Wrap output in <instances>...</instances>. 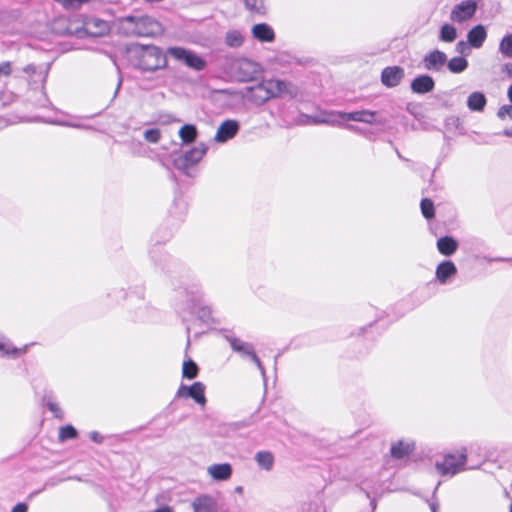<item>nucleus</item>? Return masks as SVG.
<instances>
[{"instance_id":"3","label":"nucleus","mask_w":512,"mask_h":512,"mask_svg":"<svg viewBox=\"0 0 512 512\" xmlns=\"http://www.w3.org/2000/svg\"><path fill=\"white\" fill-rule=\"evenodd\" d=\"M279 85L275 79L265 80L255 86L247 88V99L257 105H261L271 98L279 96Z\"/></svg>"},{"instance_id":"30","label":"nucleus","mask_w":512,"mask_h":512,"mask_svg":"<svg viewBox=\"0 0 512 512\" xmlns=\"http://www.w3.org/2000/svg\"><path fill=\"white\" fill-rule=\"evenodd\" d=\"M468 62L463 57L452 58L447 66L452 73H461L467 68Z\"/></svg>"},{"instance_id":"45","label":"nucleus","mask_w":512,"mask_h":512,"mask_svg":"<svg viewBox=\"0 0 512 512\" xmlns=\"http://www.w3.org/2000/svg\"><path fill=\"white\" fill-rule=\"evenodd\" d=\"M89 436L93 442L98 444L102 443L104 439L103 436L97 431H92Z\"/></svg>"},{"instance_id":"41","label":"nucleus","mask_w":512,"mask_h":512,"mask_svg":"<svg viewBox=\"0 0 512 512\" xmlns=\"http://www.w3.org/2000/svg\"><path fill=\"white\" fill-rule=\"evenodd\" d=\"M12 72V63L5 61L0 63V76H10Z\"/></svg>"},{"instance_id":"51","label":"nucleus","mask_w":512,"mask_h":512,"mask_svg":"<svg viewBox=\"0 0 512 512\" xmlns=\"http://www.w3.org/2000/svg\"><path fill=\"white\" fill-rule=\"evenodd\" d=\"M154 512H173L172 509L168 506H163L156 509Z\"/></svg>"},{"instance_id":"55","label":"nucleus","mask_w":512,"mask_h":512,"mask_svg":"<svg viewBox=\"0 0 512 512\" xmlns=\"http://www.w3.org/2000/svg\"><path fill=\"white\" fill-rule=\"evenodd\" d=\"M504 135L512 137V127L504 131Z\"/></svg>"},{"instance_id":"13","label":"nucleus","mask_w":512,"mask_h":512,"mask_svg":"<svg viewBox=\"0 0 512 512\" xmlns=\"http://www.w3.org/2000/svg\"><path fill=\"white\" fill-rule=\"evenodd\" d=\"M457 272V267L451 260H444L436 267L435 278L440 284H447Z\"/></svg>"},{"instance_id":"23","label":"nucleus","mask_w":512,"mask_h":512,"mask_svg":"<svg viewBox=\"0 0 512 512\" xmlns=\"http://www.w3.org/2000/svg\"><path fill=\"white\" fill-rule=\"evenodd\" d=\"M226 339L230 343L231 348L235 352H238V353L242 354L243 356L249 357L255 351L254 347L251 343L243 342L236 337H230V336H227Z\"/></svg>"},{"instance_id":"56","label":"nucleus","mask_w":512,"mask_h":512,"mask_svg":"<svg viewBox=\"0 0 512 512\" xmlns=\"http://www.w3.org/2000/svg\"><path fill=\"white\" fill-rule=\"evenodd\" d=\"M486 38V31L484 29V27L482 26V42L485 40Z\"/></svg>"},{"instance_id":"63","label":"nucleus","mask_w":512,"mask_h":512,"mask_svg":"<svg viewBox=\"0 0 512 512\" xmlns=\"http://www.w3.org/2000/svg\"><path fill=\"white\" fill-rule=\"evenodd\" d=\"M187 334L189 335L190 334V328L187 327Z\"/></svg>"},{"instance_id":"8","label":"nucleus","mask_w":512,"mask_h":512,"mask_svg":"<svg viewBox=\"0 0 512 512\" xmlns=\"http://www.w3.org/2000/svg\"><path fill=\"white\" fill-rule=\"evenodd\" d=\"M466 457L464 455H447L442 462H436V468L441 475H454L461 466L464 465Z\"/></svg>"},{"instance_id":"32","label":"nucleus","mask_w":512,"mask_h":512,"mask_svg":"<svg viewBox=\"0 0 512 512\" xmlns=\"http://www.w3.org/2000/svg\"><path fill=\"white\" fill-rule=\"evenodd\" d=\"M499 50L505 57L512 58V34H507L502 38Z\"/></svg>"},{"instance_id":"54","label":"nucleus","mask_w":512,"mask_h":512,"mask_svg":"<svg viewBox=\"0 0 512 512\" xmlns=\"http://www.w3.org/2000/svg\"><path fill=\"white\" fill-rule=\"evenodd\" d=\"M56 124L63 125V126H70V127H77V125L68 123V122H56Z\"/></svg>"},{"instance_id":"9","label":"nucleus","mask_w":512,"mask_h":512,"mask_svg":"<svg viewBox=\"0 0 512 512\" xmlns=\"http://www.w3.org/2000/svg\"><path fill=\"white\" fill-rule=\"evenodd\" d=\"M405 76V71L400 66H388L381 72V82L388 88L398 86Z\"/></svg>"},{"instance_id":"2","label":"nucleus","mask_w":512,"mask_h":512,"mask_svg":"<svg viewBox=\"0 0 512 512\" xmlns=\"http://www.w3.org/2000/svg\"><path fill=\"white\" fill-rule=\"evenodd\" d=\"M376 112L361 110L354 112H332L325 115L311 117V123L340 125L344 121H357L368 124L375 123Z\"/></svg>"},{"instance_id":"62","label":"nucleus","mask_w":512,"mask_h":512,"mask_svg":"<svg viewBox=\"0 0 512 512\" xmlns=\"http://www.w3.org/2000/svg\"><path fill=\"white\" fill-rule=\"evenodd\" d=\"M347 127H348V128H350V129H355V127H354V126H352V125H349V126H347Z\"/></svg>"},{"instance_id":"46","label":"nucleus","mask_w":512,"mask_h":512,"mask_svg":"<svg viewBox=\"0 0 512 512\" xmlns=\"http://www.w3.org/2000/svg\"><path fill=\"white\" fill-rule=\"evenodd\" d=\"M28 506L25 503H18L16 504L11 512H27Z\"/></svg>"},{"instance_id":"26","label":"nucleus","mask_w":512,"mask_h":512,"mask_svg":"<svg viewBox=\"0 0 512 512\" xmlns=\"http://www.w3.org/2000/svg\"><path fill=\"white\" fill-rule=\"evenodd\" d=\"M411 451L412 448L410 445L405 444L402 441H399L391 447V455L396 459L404 458L405 456L409 455Z\"/></svg>"},{"instance_id":"60","label":"nucleus","mask_w":512,"mask_h":512,"mask_svg":"<svg viewBox=\"0 0 512 512\" xmlns=\"http://www.w3.org/2000/svg\"><path fill=\"white\" fill-rule=\"evenodd\" d=\"M156 252H157V251H156L155 249H153V250L151 251V256H152V258H153V259H155V254H156Z\"/></svg>"},{"instance_id":"18","label":"nucleus","mask_w":512,"mask_h":512,"mask_svg":"<svg viewBox=\"0 0 512 512\" xmlns=\"http://www.w3.org/2000/svg\"><path fill=\"white\" fill-rule=\"evenodd\" d=\"M423 61L427 70H440L447 62V56L442 51L434 50L427 54Z\"/></svg>"},{"instance_id":"44","label":"nucleus","mask_w":512,"mask_h":512,"mask_svg":"<svg viewBox=\"0 0 512 512\" xmlns=\"http://www.w3.org/2000/svg\"><path fill=\"white\" fill-rule=\"evenodd\" d=\"M501 71L507 78L512 79V62L505 63L502 66Z\"/></svg>"},{"instance_id":"21","label":"nucleus","mask_w":512,"mask_h":512,"mask_svg":"<svg viewBox=\"0 0 512 512\" xmlns=\"http://www.w3.org/2000/svg\"><path fill=\"white\" fill-rule=\"evenodd\" d=\"M194 512H217L216 501L209 495H202L193 501Z\"/></svg>"},{"instance_id":"64","label":"nucleus","mask_w":512,"mask_h":512,"mask_svg":"<svg viewBox=\"0 0 512 512\" xmlns=\"http://www.w3.org/2000/svg\"><path fill=\"white\" fill-rule=\"evenodd\" d=\"M510 512H512V504L510 505Z\"/></svg>"},{"instance_id":"12","label":"nucleus","mask_w":512,"mask_h":512,"mask_svg":"<svg viewBox=\"0 0 512 512\" xmlns=\"http://www.w3.org/2000/svg\"><path fill=\"white\" fill-rule=\"evenodd\" d=\"M472 47H480V24L469 31L468 41H459L456 44V51L462 55H468Z\"/></svg>"},{"instance_id":"24","label":"nucleus","mask_w":512,"mask_h":512,"mask_svg":"<svg viewBox=\"0 0 512 512\" xmlns=\"http://www.w3.org/2000/svg\"><path fill=\"white\" fill-rule=\"evenodd\" d=\"M259 467L266 471H270L274 466V456L269 451H259L254 457Z\"/></svg>"},{"instance_id":"39","label":"nucleus","mask_w":512,"mask_h":512,"mask_svg":"<svg viewBox=\"0 0 512 512\" xmlns=\"http://www.w3.org/2000/svg\"><path fill=\"white\" fill-rule=\"evenodd\" d=\"M47 408L54 413V416L56 418H59V419H62L63 418V412L62 410L60 409V407L58 406L57 403L51 401V400H48L47 401Z\"/></svg>"},{"instance_id":"27","label":"nucleus","mask_w":512,"mask_h":512,"mask_svg":"<svg viewBox=\"0 0 512 512\" xmlns=\"http://www.w3.org/2000/svg\"><path fill=\"white\" fill-rule=\"evenodd\" d=\"M198 372L199 368L193 360L189 359L187 361H184L182 368L183 378L194 379L197 377Z\"/></svg>"},{"instance_id":"57","label":"nucleus","mask_w":512,"mask_h":512,"mask_svg":"<svg viewBox=\"0 0 512 512\" xmlns=\"http://www.w3.org/2000/svg\"><path fill=\"white\" fill-rule=\"evenodd\" d=\"M481 99H482V109H483L485 104H486V99H485V96L483 94L481 96Z\"/></svg>"},{"instance_id":"40","label":"nucleus","mask_w":512,"mask_h":512,"mask_svg":"<svg viewBox=\"0 0 512 512\" xmlns=\"http://www.w3.org/2000/svg\"><path fill=\"white\" fill-rule=\"evenodd\" d=\"M497 115L501 119H504L506 117H508L509 119H512V104L511 105H503L502 107H500Z\"/></svg>"},{"instance_id":"37","label":"nucleus","mask_w":512,"mask_h":512,"mask_svg":"<svg viewBox=\"0 0 512 512\" xmlns=\"http://www.w3.org/2000/svg\"><path fill=\"white\" fill-rule=\"evenodd\" d=\"M26 351V347L24 349H18L15 347H12L11 344L8 343H0V353L2 355H20L21 353H24Z\"/></svg>"},{"instance_id":"33","label":"nucleus","mask_w":512,"mask_h":512,"mask_svg":"<svg viewBox=\"0 0 512 512\" xmlns=\"http://www.w3.org/2000/svg\"><path fill=\"white\" fill-rule=\"evenodd\" d=\"M420 208H421L422 215L426 219L429 220L434 217V215H435L434 204L430 199H428V198L422 199L421 203H420Z\"/></svg>"},{"instance_id":"15","label":"nucleus","mask_w":512,"mask_h":512,"mask_svg":"<svg viewBox=\"0 0 512 512\" xmlns=\"http://www.w3.org/2000/svg\"><path fill=\"white\" fill-rule=\"evenodd\" d=\"M84 29L87 34L93 37H101L109 32V24L96 17H90L84 22Z\"/></svg>"},{"instance_id":"28","label":"nucleus","mask_w":512,"mask_h":512,"mask_svg":"<svg viewBox=\"0 0 512 512\" xmlns=\"http://www.w3.org/2000/svg\"><path fill=\"white\" fill-rule=\"evenodd\" d=\"M457 37V31L454 26L444 24L440 29L439 38L444 42H453Z\"/></svg>"},{"instance_id":"20","label":"nucleus","mask_w":512,"mask_h":512,"mask_svg":"<svg viewBox=\"0 0 512 512\" xmlns=\"http://www.w3.org/2000/svg\"><path fill=\"white\" fill-rule=\"evenodd\" d=\"M208 473L218 481L228 480L232 475V467L229 463L213 464L208 467Z\"/></svg>"},{"instance_id":"5","label":"nucleus","mask_w":512,"mask_h":512,"mask_svg":"<svg viewBox=\"0 0 512 512\" xmlns=\"http://www.w3.org/2000/svg\"><path fill=\"white\" fill-rule=\"evenodd\" d=\"M167 54L195 71L205 69L207 64L201 56L183 47H169L167 49Z\"/></svg>"},{"instance_id":"7","label":"nucleus","mask_w":512,"mask_h":512,"mask_svg":"<svg viewBox=\"0 0 512 512\" xmlns=\"http://www.w3.org/2000/svg\"><path fill=\"white\" fill-rule=\"evenodd\" d=\"M477 10V2L474 0H464L455 5L451 11L450 19L454 22H464L470 19Z\"/></svg>"},{"instance_id":"42","label":"nucleus","mask_w":512,"mask_h":512,"mask_svg":"<svg viewBox=\"0 0 512 512\" xmlns=\"http://www.w3.org/2000/svg\"><path fill=\"white\" fill-rule=\"evenodd\" d=\"M251 358V360L257 365L258 369L260 370L262 376L265 378L266 376V372H265V368L264 366L262 365L259 357L256 355L255 351L253 352V354H251L249 356Z\"/></svg>"},{"instance_id":"52","label":"nucleus","mask_w":512,"mask_h":512,"mask_svg":"<svg viewBox=\"0 0 512 512\" xmlns=\"http://www.w3.org/2000/svg\"><path fill=\"white\" fill-rule=\"evenodd\" d=\"M160 119L163 123H168L172 120V117H171V115H165V116H161Z\"/></svg>"},{"instance_id":"16","label":"nucleus","mask_w":512,"mask_h":512,"mask_svg":"<svg viewBox=\"0 0 512 512\" xmlns=\"http://www.w3.org/2000/svg\"><path fill=\"white\" fill-rule=\"evenodd\" d=\"M410 88L415 94H426L434 90L435 81L429 75H419L412 80Z\"/></svg>"},{"instance_id":"19","label":"nucleus","mask_w":512,"mask_h":512,"mask_svg":"<svg viewBox=\"0 0 512 512\" xmlns=\"http://www.w3.org/2000/svg\"><path fill=\"white\" fill-rule=\"evenodd\" d=\"M253 37L261 42H273L275 33L271 26L266 23L256 24L252 28Z\"/></svg>"},{"instance_id":"50","label":"nucleus","mask_w":512,"mask_h":512,"mask_svg":"<svg viewBox=\"0 0 512 512\" xmlns=\"http://www.w3.org/2000/svg\"><path fill=\"white\" fill-rule=\"evenodd\" d=\"M209 314H210V310L208 308H202L199 317L201 319H204V318L208 317Z\"/></svg>"},{"instance_id":"1","label":"nucleus","mask_w":512,"mask_h":512,"mask_svg":"<svg viewBox=\"0 0 512 512\" xmlns=\"http://www.w3.org/2000/svg\"><path fill=\"white\" fill-rule=\"evenodd\" d=\"M132 65L143 72H155L167 67V56L155 45L132 44L128 48Z\"/></svg>"},{"instance_id":"47","label":"nucleus","mask_w":512,"mask_h":512,"mask_svg":"<svg viewBox=\"0 0 512 512\" xmlns=\"http://www.w3.org/2000/svg\"><path fill=\"white\" fill-rule=\"evenodd\" d=\"M242 65L246 66L248 69H251L253 73H256L258 71V65L253 62L245 61L243 62Z\"/></svg>"},{"instance_id":"49","label":"nucleus","mask_w":512,"mask_h":512,"mask_svg":"<svg viewBox=\"0 0 512 512\" xmlns=\"http://www.w3.org/2000/svg\"><path fill=\"white\" fill-rule=\"evenodd\" d=\"M429 506L432 512H438L439 503L437 501H431Z\"/></svg>"},{"instance_id":"6","label":"nucleus","mask_w":512,"mask_h":512,"mask_svg":"<svg viewBox=\"0 0 512 512\" xmlns=\"http://www.w3.org/2000/svg\"><path fill=\"white\" fill-rule=\"evenodd\" d=\"M205 385L202 382H195L191 386L181 384L176 392L177 398H192L197 404H206Z\"/></svg>"},{"instance_id":"34","label":"nucleus","mask_w":512,"mask_h":512,"mask_svg":"<svg viewBox=\"0 0 512 512\" xmlns=\"http://www.w3.org/2000/svg\"><path fill=\"white\" fill-rule=\"evenodd\" d=\"M245 7L254 13L264 14L265 6L263 0H244Z\"/></svg>"},{"instance_id":"22","label":"nucleus","mask_w":512,"mask_h":512,"mask_svg":"<svg viewBox=\"0 0 512 512\" xmlns=\"http://www.w3.org/2000/svg\"><path fill=\"white\" fill-rule=\"evenodd\" d=\"M437 249L444 256L453 255L458 249V242L451 236H443L437 240Z\"/></svg>"},{"instance_id":"43","label":"nucleus","mask_w":512,"mask_h":512,"mask_svg":"<svg viewBox=\"0 0 512 512\" xmlns=\"http://www.w3.org/2000/svg\"><path fill=\"white\" fill-rule=\"evenodd\" d=\"M251 358V360L257 365L258 369L260 370L262 376L265 378L266 376V372H265V368L264 366L262 365L259 357L256 355L255 351L253 352V354H251L249 356Z\"/></svg>"},{"instance_id":"35","label":"nucleus","mask_w":512,"mask_h":512,"mask_svg":"<svg viewBox=\"0 0 512 512\" xmlns=\"http://www.w3.org/2000/svg\"><path fill=\"white\" fill-rule=\"evenodd\" d=\"M77 430L72 425H66L60 428L59 439L65 441L68 439H74L77 437Z\"/></svg>"},{"instance_id":"25","label":"nucleus","mask_w":512,"mask_h":512,"mask_svg":"<svg viewBox=\"0 0 512 512\" xmlns=\"http://www.w3.org/2000/svg\"><path fill=\"white\" fill-rule=\"evenodd\" d=\"M179 136L184 144L193 143L198 136L196 126L193 124L183 125L179 130Z\"/></svg>"},{"instance_id":"36","label":"nucleus","mask_w":512,"mask_h":512,"mask_svg":"<svg viewBox=\"0 0 512 512\" xmlns=\"http://www.w3.org/2000/svg\"><path fill=\"white\" fill-rule=\"evenodd\" d=\"M143 136L149 143H158L161 139V131L158 128L147 129Z\"/></svg>"},{"instance_id":"61","label":"nucleus","mask_w":512,"mask_h":512,"mask_svg":"<svg viewBox=\"0 0 512 512\" xmlns=\"http://www.w3.org/2000/svg\"><path fill=\"white\" fill-rule=\"evenodd\" d=\"M249 79H250V77H249V78H242L241 80H242V81H247V80H249Z\"/></svg>"},{"instance_id":"14","label":"nucleus","mask_w":512,"mask_h":512,"mask_svg":"<svg viewBox=\"0 0 512 512\" xmlns=\"http://www.w3.org/2000/svg\"><path fill=\"white\" fill-rule=\"evenodd\" d=\"M115 25L118 34L126 37L136 36L137 16L128 15L119 17L116 19Z\"/></svg>"},{"instance_id":"11","label":"nucleus","mask_w":512,"mask_h":512,"mask_svg":"<svg viewBox=\"0 0 512 512\" xmlns=\"http://www.w3.org/2000/svg\"><path fill=\"white\" fill-rule=\"evenodd\" d=\"M240 125L236 120H225L217 129L214 140L218 143H225L232 139L239 131Z\"/></svg>"},{"instance_id":"59","label":"nucleus","mask_w":512,"mask_h":512,"mask_svg":"<svg viewBox=\"0 0 512 512\" xmlns=\"http://www.w3.org/2000/svg\"><path fill=\"white\" fill-rule=\"evenodd\" d=\"M371 506H372V509H373V510L376 508V502H375V500H372V501H371Z\"/></svg>"},{"instance_id":"10","label":"nucleus","mask_w":512,"mask_h":512,"mask_svg":"<svg viewBox=\"0 0 512 512\" xmlns=\"http://www.w3.org/2000/svg\"><path fill=\"white\" fill-rule=\"evenodd\" d=\"M160 29V23L148 15L137 16V37L152 36Z\"/></svg>"},{"instance_id":"4","label":"nucleus","mask_w":512,"mask_h":512,"mask_svg":"<svg viewBox=\"0 0 512 512\" xmlns=\"http://www.w3.org/2000/svg\"><path fill=\"white\" fill-rule=\"evenodd\" d=\"M207 147L201 143L198 146L186 151L185 153L177 156L173 160L174 167L183 172L185 175L190 176L189 169L195 166L206 154Z\"/></svg>"},{"instance_id":"38","label":"nucleus","mask_w":512,"mask_h":512,"mask_svg":"<svg viewBox=\"0 0 512 512\" xmlns=\"http://www.w3.org/2000/svg\"><path fill=\"white\" fill-rule=\"evenodd\" d=\"M467 106L472 111H480V91H475L468 97Z\"/></svg>"},{"instance_id":"31","label":"nucleus","mask_w":512,"mask_h":512,"mask_svg":"<svg viewBox=\"0 0 512 512\" xmlns=\"http://www.w3.org/2000/svg\"><path fill=\"white\" fill-rule=\"evenodd\" d=\"M275 81L278 83H281V85H279L280 86L279 87V96L282 94H288L291 97H295L298 94L297 87L294 84H292L291 82H287L284 80H275Z\"/></svg>"},{"instance_id":"48","label":"nucleus","mask_w":512,"mask_h":512,"mask_svg":"<svg viewBox=\"0 0 512 512\" xmlns=\"http://www.w3.org/2000/svg\"><path fill=\"white\" fill-rule=\"evenodd\" d=\"M23 72L27 74H34L36 72V66L34 64H28L23 68Z\"/></svg>"},{"instance_id":"53","label":"nucleus","mask_w":512,"mask_h":512,"mask_svg":"<svg viewBox=\"0 0 512 512\" xmlns=\"http://www.w3.org/2000/svg\"><path fill=\"white\" fill-rule=\"evenodd\" d=\"M507 97H508L509 101L512 103V84L509 86V88L507 90Z\"/></svg>"},{"instance_id":"29","label":"nucleus","mask_w":512,"mask_h":512,"mask_svg":"<svg viewBox=\"0 0 512 512\" xmlns=\"http://www.w3.org/2000/svg\"><path fill=\"white\" fill-rule=\"evenodd\" d=\"M244 38L242 34L236 30L228 31L225 37V43L229 47H240L243 44Z\"/></svg>"},{"instance_id":"58","label":"nucleus","mask_w":512,"mask_h":512,"mask_svg":"<svg viewBox=\"0 0 512 512\" xmlns=\"http://www.w3.org/2000/svg\"><path fill=\"white\" fill-rule=\"evenodd\" d=\"M395 150H396V153H397L398 157H399L400 159H403V160H404L405 158L400 154V152L398 151V149L396 148Z\"/></svg>"},{"instance_id":"17","label":"nucleus","mask_w":512,"mask_h":512,"mask_svg":"<svg viewBox=\"0 0 512 512\" xmlns=\"http://www.w3.org/2000/svg\"><path fill=\"white\" fill-rule=\"evenodd\" d=\"M445 128L448 132L465 134L469 129L467 115H463L462 117L451 115L447 117L445 119Z\"/></svg>"}]
</instances>
